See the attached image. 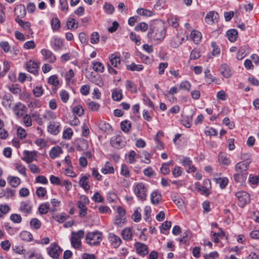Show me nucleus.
<instances>
[{"label":"nucleus","mask_w":259,"mask_h":259,"mask_svg":"<svg viewBox=\"0 0 259 259\" xmlns=\"http://www.w3.org/2000/svg\"><path fill=\"white\" fill-rule=\"evenodd\" d=\"M166 34V27L161 21H155L150 26L148 36L151 39L161 40L163 39Z\"/></svg>","instance_id":"nucleus-1"},{"label":"nucleus","mask_w":259,"mask_h":259,"mask_svg":"<svg viewBox=\"0 0 259 259\" xmlns=\"http://www.w3.org/2000/svg\"><path fill=\"white\" fill-rule=\"evenodd\" d=\"M133 192L139 200L144 201L147 199L148 186L142 182H136L132 187Z\"/></svg>","instance_id":"nucleus-2"},{"label":"nucleus","mask_w":259,"mask_h":259,"mask_svg":"<svg viewBox=\"0 0 259 259\" xmlns=\"http://www.w3.org/2000/svg\"><path fill=\"white\" fill-rule=\"evenodd\" d=\"M87 243L91 246H95L100 244L102 240V234L99 231L89 232L86 235Z\"/></svg>","instance_id":"nucleus-3"},{"label":"nucleus","mask_w":259,"mask_h":259,"mask_svg":"<svg viewBox=\"0 0 259 259\" xmlns=\"http://www.w3.org/2000/svg\"><path fill=\"white\" fill-rule=\"evenodd\" d=\"M125 210L121 206L117 208V213L114 220V224L117 227L122 226L126 222Z\"/></svg>","instance_id":"nucleus-4"},{"label":"nucleus","mask_w":259,"mask_h":259,"mask_svg":"<svg viewBox=\"0 0 259 259\" xmlns=\"http://www.w3.org/2000/svg\"><path fill=\"white\" fill-rule=\"evenodd\" d=\"M46 250L48 255L53 259H59L60 255L63 251L56 242L52 243Z\"/></svg>","instance_id":"nucleus-5"},{"label":"nucleus","mask_w":259,"mask_h":259,"mask_svg":"<svg viewBox=\"0 0 259 259\" xmlns=\"http://www.w3.org/2000/svg\"><path fill=\"white\" fill-rule=\"evenodd\" d=\"M84 232L83 230H80L77 232L71 233V243L75 248H79L81 246V239L83 237Z\"/></svg>","instance_id":"nucleus-6"},{"label":"nucleus","mask_w":259,"mask_h":259,"mask_svg":"<svg viewBox=\"0 0 259 259\" xmlns=\"http://www.w3.org/2000/svg\"><path fill=\"white\" fill-rule=\"evenodd\" d=\"M235 196L238 198V204L243 207L250 202V195L245 191H239L235 193Z\"/></svg>","instance_id":"nucleus-7"},{"label":"nucleus","mask_w":259,"mask_h":259,"mask_svg":"<svg viewBox=\"0 0 259 259\" xmlns=\"http://www.w3.org/2000/svg\"><path fill=\"white\" fill-rule=\"evenodd\" d=\"M85 76L89 80L96 85L99 87L103 85L104 83L101 76L99 73L96 72L89 71L87 72Z\"/></svg>","instance_id":"nucleus-8"},{"label":"nucleus","mask_w":259,"mask_h":259,"mask_svg":"<svg viewBox=\"0 0 259 259\" xmlns=\"http://www.w3.org/2000/svg\"><path fill=\"white\" fill-rule=\"evenodd\" d=\"M251 162V160L250 158H247L245 160L238 162L235 166L236 172L240 173H247V170Z\"/></svg>","instance_id":"nucleus-9"},{"label":"nucleus","mask_w":259,"mask_h":259,"mask_svg":"<svg viewBox=\"0 0 259 259\" xmlns=\"http://www.w3.org/2000/svg\"><path fill=\"white\" fill-rule=\"evenodd\" d=\"M112 146L115 148L120 149L125 146L126 142L120 135L113 137L110 141Z\"/></svg>","instance_id":"nucleus-10"},{"label":"nucleus","mask_w":259,"mask_h":259,"mask_svg":"<svg viewBox=\"0 0 259 259\" xmlns=\"http://www.w3.org/2000/svg\"><path fill=\"white\" fill-rule=\"evenodd\" d=\"M23 96L26 99L28 100L27 102L29 108H39L41 106V104L39 100L36 99H30L31 95L30 94L24 92L23 93Z\"/></svg>","instance_id":"nucleus-11"},{"label":"nucleus","mask_w":259,"mask_h":259,"mask_svg":"<svg viewBox=\"0 0 259 259\" xmlns=\"http://www.w3.org/2000/svg\"><path fill=\"white\" fill-rule=\"evenodd\" d=\"M135 247L137 253L141 256H144L148 253V246L144 243L137 242L135 244Z\"/></svg>","instance_id":"nucleus-12"},{"label":"nucleus","mask_w":259,"mask_h":259,"mask_svg":"<svg viewBox=\"0 0 259 259\" xmlns=\"http://www.w3.org/2000/svg\"><path fill=\"white\" fill-rule=\"evenodd\" d=\"M182 164L186 167L187 171L189 173L194 172L196 169L194 166L192 164V161L189 157H184Z\"/></svg>","instance_id":"nucleus-13"},{"label":"nucleus","mask_w":259,"mask_h":259,"mask_svg":"<svg viewBox=\"0 0 259 259\" xmlns=\"http://www.w3.org/2000/svg\"><path fill=\"white\" fill-rule=\"evenodd\" d=\"M26 110V106L20 102L17 103L13 108V111L15 115L18 117L23 116Z\"/></svg>","instance_id":"nucleus-14"},{"label":"nucleus","mask_w":259,"mask_h":259,"mask_svg":"<svg viewBox=\"0 0 259 259\" xmlns=\"http://www.w3.org/2000/svg\"><path fill=\"white\" fill-rule=\"evenodd\" d=\"M108 240L114 248L118 247L121 243L120 238L112 233L109 234Z\"/></svg>","instance_id":"nucleus-15"},{"label":"nucleus","mask_w":259,"mask_h":259,"mask_svg":"<svg viewBox=\"0 0 259 259\" xmlns=\"http://www.w3.org/2000/svg\"><path fill=\"white\" fill-rule=\"evenodd\" d=\"M35 156L36 153L35 152L25 150L23 152L22 159L25 161L26 163H29L33 161Z\"/></svg>","instance_id":"nucleus-16"},{"label":"nucleus","mask_w":259,"mask_h":259,"mask_svg":"<svg viewBox=\"0 0 259 259\" xmlns=\"http://www.w3.org/2000/svg\"><path fill=\"white\" fill-rule=\"evenodd\" d=\"M41 52L42 55L45 56V60L48 62L54 63L56 61V57L51 51L47 49H42Z\"/></svg>","instance_id":"nucleus-17"},{"label":"nucleus","mask_w":259,"mask_h":259,"mask_svg":"<svg viewBox=\"0 0 259 259\" xmlns=\"http://www.w3.org/2000/svg\"><path fill=\"white\" fill-rule=\"evenodd\" d=\"M23 259H44L41 254L34 250L28 251L24 256Z\"/></svg>","instance_id":"nucleus-18"},{"label":"nucleus","mask_w":259,"mask_h":259,"mask_svg":"<svg viewBox=\"0 0 259 259\" xmlns=\"http://www.w3.org/2000/svg\"><path fill=\"white\" fill-rule=\"evenodd\" d=\"M15 15L16 18H23L26 14V9L24 5H18L14 9Z\"/></svg>","instance_id":"nucleus-19"},{"label":"nucleus","mask_w":259,"mask_h":259,"mask_svg":"<svg viewBox=\"0 0 259 259\" xmlns=\"http://www.w3.org/2000/svg\"><path fill=\"white\" fill-rule=\"evenodd\" d=\"M218 17L219 15L217 12L215 11H211L206 14L205 17V20L207 24H212L214 22V20H217Z\"/></svg>","instance_id":"nucleus-20"},{"label":"nucleus","mask_w":259,"mask_h":259,"mask_svg":"<svg viewBox=\"0 0 259 259\" xmlns=\"http://www.w3.org/2000/svg\"><path fill=\"white\" fill-rule=\"evenodd\" d=\"M38 67V64L32 60H30L26 64L27 71L34 74L37 73Z\"/></svg>","instance_id":"nucleus-21"},{"label":"nucleus","mask_w":259,"mask_h":259,"mask_svg":"<svg viewBox=\"0 0 259 259\" xmlns=\"http://www.w3.org/2000/svg\"><path fill=\"white\" fill-rule=\"evenodd\" d=\"M220 71L222 75L225 78H229L232 75L230 68L226 64H223L221 65Z\"/></svg>","instance_id":"nucleus-22"},{"label":"nucleus","mask_w":259,"mask_h":259,"mask_svg":"<svg viewBox=\"0 0 259 259\" xmlns=\"http://www.w3.org/2000/svg\"><path fill=\"white\" fill-rule=\"evenodd\" d=\"M19 209L21 212L27 215L31 212V206L29 202H22Z\"/></svg>","instance_id":"nucleus-23"},{"label":"nucleus","mask_w":259,"mask_h":259,"mask_svg":"<svg viewBox=\"0 0 259 259\" xmlns=\"http://www.w3.org/2000/svg\"><path fill=\"white\" fill-rule=\"evenodd\" d=\"M63 151L61 148L59 146H56L53 147L50 151V156L52 159H55L60 156V155L62 153Z\"/></svg>","instance_id":"nucleus-24"},{"label":"nucleus","mask_w":259,"mask_h":259,"mask_svg":"<svg viewBox=\"0 0 259 259\" xmlns=\"http://www.w3.org/2000/svg\"><path fill=\"white\" fill-rule=\"evenodd\" d=\"M13 101L12 96L10 93H6L3 98L2 104L6 108H10Z\"/></svg>","instance_id":"nucleus-25"},{"label":"nucleus","mask_w":259,"mask_h":259,"mask_svg":"<svg viewBox=\"0 0 259 259\" xmlns=\"http://www.w3.org/2000/svg\"><path fill=\"white\" fill-rule=\"evenodd\" d=\"M150 200L152 204L157 205L161 200V195L157 191H153L151 193Z\"/></svg>","instance_id":"nucleus-26"},{"label":"nucleus","mask_w":259,"mask_h":259,"mask_svg":"<svg viewBox=\"0 0 259 259\" xmlns=\"http://www.w3.org/2000/svg\"><path fill=\"white\" fill-rule=\"evenodd\" d=\"M8 183L13 187H17L21 183V180L18 177L10 176L7 178Z\"/></svg>","instance_id":"nucleus-27"},{"label":"nucleus","mask_w":259,"mask_h":259,"mask_svg":"<svg viewBox=\"0 0 259 259\" xmlns=\"http://www.w3.org/2000/svg\"><path fill=\"white\" fill-rule=\"evenodd\" d=\"M248 173L237 172L234 175V179L236 183L243 184L246 180Z\"/></svg>","instance_id":"nucleus-28"},{"label":"nucleus","mask_w":259,"mask_h":259,"mask_svg":"<svg viewBox=\"0 0 259 259\" xmlns=\"http://www.w3.org/2000/svg\"><path fill=\"white\" fill-rule=\"evenodd\" d=\"M248 183L252 188L255 187L259 183V175H249Z\"/></svg>","instance_id":"nucleus-29"},{"label":"nucleus","mask_w":259,"mask_h":259,"mask_svg":"<svg viewBox=\"0 0 259 259\" xmlns=\"http://www.w3.org/2000/svg\"><path fill=\"white\" fill-rule=\"evenodd\" d=\"M122 238L126 241H130L132 239L133 233L130 228H125L121 232Z\"/></svg>","instance_id":"nucleus-30"},{"label":"nucleus","mask_w":259,"mask_h":259,"mask_svg":"<svg viewBox=\"0 0 259 259\" xmlns=\"http://www.w3.org/2000/svg\"><path fill=\"white\" fill-rule=\"evenodd\" d=\"M79 185L85 191H88L90 188L89 185L88 177L87 176H82L79 181Z\"/></svg>","instance_id":"nucleus-31"},{"label":"nucleus","mask_w":259,"mask_h":259,"mask_svg":"<svg viewBox=\"0 0 259 259\" xmlns=\"http://www.w3.org/2000/svg\"><path fill=\"white\" fill-rule=\"evenodd\" d=\"M101 172L104 174H113L114 168L109 162H106L104 166L101 169Z\"/></svg>","instance_id":"nucleus-32"},{"label":"nucleus","mask_w":259,"mask_h":259,"mask_svg":"<svg viewBox=\"0 0 259 259\" xmlns=\"http://www.w3.org/2000/svg\"><path fill=\"white\" fill-rule=\"evenodd\" d=\"M184 39L179 35L174 37L170 42V46L174 48H178L182 44Z\"/></svg>","instance_id":"nucleus-33"},{"label":"nucleus","mask_w":259,"mask_h":259,"mask_svg":"<svg viewBox=\"0 0 259 259\" xmlns=\"http://www.w3.org/2000/svg\"><path fill=\"white\" fill-rule=\"evenodd\" d=\"M214 180L221 189L225 188L228 184V179L226 177L215 178Z\"/></svg>","instance_id":"nucleus-34"},{"label":"nucleus","mask_w":259,"mask_h":259,"mask_svg":"<svg viewBox=\"0 0 259 259\" xmlns=\"http://www.w3.org/2000/svg\"><path fill=\"white\" fill-rule=\"evenodd\" d=\"M125 87L126 89L130 92L132 93H136L137 92V86L135 83L130 80H127L125 82Z\"/></svg>","instance_id":"nucleus-35"},{"label":"nucleus","mask_w":259,"mask_h":259,"mask_svg":"<svg viewBox=\"0 0 259 259\" xmlns=\"http://www.w3.org/2000/svg\"><path fill=\"white\" fill-rule=\"evenodd\" d=\"M238 32L235 29L229 30L227 32V36L231 42H234L237 38Z\"/></svg>","instance_id":"nucleus-36"},{"label":"nucleus","mask_w":259,"mask_h":259,"mask_svg":"<svg viewBox=\"0 0 259 259\" xmlns=\"http://www.w3.org/2000/svg\"><path fill=\"white\" fill-rule=\"evenodd\" d=\"M20 238L25 241H30L32 240V235L29 232L24 231L20 233Z\"/></svg>","instance_id":"nucleus-37"},{"label":"nucleus","mask_w":259,"mask_h":259,"mask_svg":"<svg viewBox=\"0 0 259 259\" xmlns=\"http://www.w3.org/2000/svg\"><path fill=\"white\" fill-rule=\"evenodd\" d=\"M197 190L203 195L208 196L210 193V188L207 186H200L198 183L196 184Z\"/></svg>","instance_id":"nucleus-38"},{"label":"nucleus","mask_w":259,"mask_h":259,"mask_svg":"<svg viewBox=\"0 0 259 259\" xmlns=\"http://www.w3.org/2000/svg\"><path fill=\"white\" fill-rule=\"evenodd\" d=\"M15 169L18 171V172L23 176L26 177L27 174L26 172V167L22 164L21 163H16L15 164Z\"/></svg>","instance_id":"nucleus-39"},{"label":"nucleus","mask_w":259,"mask_h":259,"mask_svg":"<svg viewBox=\"0 0 259 259\" xmlns=\"http://www.w3.org/2000/svg\"><path fill=\"white\" fill-rule=\"evenodd\" d=\"M66 24L68 29H76L78 26V22L75 19L72 18L68 19Z\"/></svg>","instance_id":"nucleus-40"},{"label":"nucleus","mask_w":259,"mask_h":259,"mask_svg":"<svg viewBox=\"0 0 259 259\" xmlns=\"http://www.w3.org/2000/svg\"><path fill=\"white\" fill-rule=\"evenodd\" d=\"M126 68L128 70L132 71H140L143 69V66L142 65H137L135 63H132L130 65H127Z\"/></svg>","instance_id":"nucleus-41"},{"label":"nucleus","mask_w":259,"mask_h":259,"mask_svg":"<svg viewBox=\"0 0 259 259\" xmlns=\"http://www.w3.org/2000/svg\"><path fill=\"white\" fill-rule=\"evenodd\" d=\"M61 26V23L59 19L56 17L51 20V27L54 31L58 30Z\"/></svg>","instance_id":"nucleus-42"},{"label":"nucleus","mask_w":259,"mask_h":259,"mask_svg":"<svg viewBox=\"0 0 259 259\" xmlns=\"http://www.w3.org/2000/svg\"><path fill=\"white\" fill-rule=\"evenodd\" d=\"M49 208V203H45L39 205L38 207V211L41 214H46L48 212Z\"/></svg>","instance_id":"nucleus-43"},{"label":"nucleus","mask_w":259,"mask_h":259,"mask_svg":"<svg viewBox=\"0 0 259 259\" xmlns=\"http://www.w3.org/2000/svg\"><path fill=\"white\" fill-rule=\"evenodd\" d=\"M48 82L54 87L58 86L60 83L58 77L56 75L51 76L48 78Z\"/></svg>","instance_id":"nucleus-44"},{"label":"nucleus","mask_w":259,"mask_h":259,"mask_svg":"<svg viewBox=\"0 0 259 259\" xmlns=\"http://www.w3.org/2000/svg\"><path fill=\"white\" fill-rule=\"evenodd\" d=\"M109 59L112 65L114 67H117L118 64L120 63V59L119 57H117L114 54L111 55Z\"/></svg>","instance_id":"nucleus-45"},{"label":"nucleus","mask_w":259,"mask_h":259,"mask_svg":"<svg viewBox=\"0 0 259 259\" xmlns=\"http://www.w3.org/2000/svg\"><path fill=\"white\" fill-rule=\"evenodd\" d=\"M148 28V24L145 22H141L138 23L135 27V30L137 31H146Z\"/></svg>","instance_id":"nucleus-46"},{"label":"nucleus","mask_w":259,"mask_h":259,"mask_svg":"<svg viewBox=\"0 0 259 259\" xmlns=\"http://www.w3.org/2000/svg\"><path fill=\"white\" fill-rule=\"evenodd\" d=\"M87 205L77 202V207L79 209V214L81 217H84L87 215Z\"/></svg>","instance_id":"nucleus-47"},{"label":"nucleus","mask_w":259,"mask_h":259,"mask_svg":"<svg viewBox=\"0 0 259 259\" xmlns=\"http://www.w3.org/2000/svg\"><path fill=\"white\" fill-rule=\"evenodd\" d=\"M103 9L104 11L108 14H112L114 11V7L113 6L107 2L105 3Z\"/></svg>","instance_id":"nucleus-48"},{"label":"nucleus","mask_w":259,"mask_h":259,"mask_svg":"<svg viewBox=\"0 0 259 259\" xmlns=\"http://www.w3.org/2000/svg\"><path fill=\"white\" fill-rule=\"evenodd\" d=\"M172 164V162L170 161L167 163H164L162 164L160 168V171L163 175L168 174L170 172L169 165Z\"/></svg>","instance_id":"nucleus-49"},{"label":"nucleus","mask_w":259,"mask_h":259,"mask_svg":"<svg viewBox=\"0 0 259 259\" xmlns=\"http://www.w3.org/2000/svg\"><path fill=\"white\" fill-rule=\"evenodd\" d=\"M30 225L32 228L38 229L41 226V222L37 219L33 218L30 220Z\"/></svg>","instance_id":"nucleus-50"},{"label":"nucleus","mask_w":259,"mask_h":259,"mask_svg":"<svg viewBox=\"0 0 259 259\" xmlns=\"http://www.w3.org/2000/svg\"><path fill=\"white\" fill-rule=\"evenodd\" d=\"M63 42L60 39L58 38H55L53 40V49L56 50H59L63 47Z\"/></svg>","instance_id":"nucleus-51"},{"label":"nucleus","mask_w":259,"mask_h":259,"mask_svg":"<svg viewBox=\"0 0 259 259\" xmlns=\"http://www.w3.org/2000/svg\"><path fill=\"white\" fill-rule=\"evenodd\" d=\"M140 208H137L132 216V220L135 222H139L141 219V214L139 212Z\"/></svg>","instance_id":"nucleus-52"},{"label":"nucleus","mask_w":259,"mask_h":259,"mask_svg":"<svg viewBox=\"0 0 259 259\" xmlns=\"http://www.w3.org/2000/svg\"><path fill=\"white\" fill-rule=\"evenodd\" d=\"M219 160L220 162L223 164L228 165L230 163L229 158L224 154H221L219 156Z\"/></svg>","instance_id":"nucleus-53"},{"label":"nucleus","mask_w":259,"mask_h":259,"mask_svg":"<svg viewBox=\"0 0 259 259\" xmlns=\"http://www.w3.org/2000/svg\"><path fill=\"white\" fill-rule=\"evenodd\" d=\"M137 13L140 15L145 16H151L153 14L152 12L151 11L144 9L143 8H139L137 10Z\"/></svg>","instance_id":"nucleus-54"},{"label":"nucleus","mask_w":259,"mask_h":259,"mask_svg":"<svg viewBox=\"0 0 259 259\" xmlns=\"http://www.w3.org/2000/svg\"><path fill=\"white\" fill-rule=\"evenodd\" d=\"M191 87V83L188 81H184L181 82L180 84V89L184 90L189 92L190 91Z\"/></svg>","instance_id":"nucleus-55"},{"label":"nucleus","mask_w":259,"mask_h":259,"mask_svg":"<svg viewBox=\"0 0 259 259\" xmlns=\"http://www.w3.org/2000/svg\"><path fill=\"white\" fill-rule=\"evenodd\" d=\"M136 153L134 150H131L127 157V162L130 164L135 163L136 161Z\"/></svg>","instance_id":"nucleus-56"},{"label":"nucleus","mask_w":259,"mask_h":259,"mask_svg":"<svg viewBox=\"0 0 259 259\" xmlns=\"http://www.w3.org/2000/svg\"><path fill=\"white\" fill-rule=\"evenodd\" d=\"M93 69L96 72H103L104 71V67L103 65L100 62H96L93 63Z\"/></svg>","instance_id":"nucleus-57"},{"label":"nucleus","mask_w":259,"mask_h":259,"mask_svg":"<svg viewBox=\"0 0 259 259\" xmlns=\"http://www.w3.org/2000/svg\"><path fill=\"white\" fill-rule=\"evenodd\" d=\"M112 98L113 100L116 101H119L121 100L122 98V95L121 91H118L117 90H114L112 92Z\"/></svg>","instance_id":"nucleus-58"},{"label":"nucleus","mask_w":259,"mask_h":259,"mask_svg":"<svg viewBox=\"0 0 259 259\" xmlns=\"http://www.w3.org/2000/svg\"><path fill=\"white\" fill-rule=\"evenodd\" d=\"M120 174L125 177L130 176V171L128 166L125 164H122L120 168Z\"/></svg>","instance_id":"nucleus-59"},{"label":"nucleus","mask_w":259,"mask_h":259,"mask_svg":"<svg viewBox=\"0 0 259 259\" xmlns=\"http://www.w3.org/2000/svg\"><path fill=\"white\" fill-rule=\"evenodd\" d=\"M191 36L192 39L194 41H198L200 40L201 38V33L197 30H193L191 31Z\"/></svg>","instance_id":"nucleus-60"},{"label":"nucleus","mask_w":259,"mask_h":259,"mask_svg":"<svg viewBox=\"0 0 259 259\" xmlns=\"http://www.w3.org/2000/svg\"><path fill=\"white\" fill-rule=\"evenodd\" d=\"M42 116L44 118L48 120L55 119L56 117L55 113L50 110L46 111Z\"/></svg>","instance_id":"nucleus-61"},{"label":"nucleus","mask_w":259,"mask_h":259,"mask_svg":"<svg viewBox=\"0 0 259 259\" xmlns=\"http://www.w3.org/2000/svg\"><path fill=\"white\" fill-rule=\"evenodd\" d=\"M9 91L14 94H20L21 92V89L19 88L18 84H12L9 87Z\"/></svg>","instance_id":"nucleus-62"},{"label":"nucleus","mask_w":259,"mask_h":259,"mask_svg":"<svg viewBox=\"0 0 259 259\" xmlns=\"http://www.w3.org/2000/svg\"><path fill=\"white\" fill-rule=\"evenodd\" d=\"M47 194V190L45 188L42 187H38L36 191V194L39 197H43Z\"/></svg>","instance_id":"nucleus-63"},{"label":"nucleus","mask_w":259,"mask_h":259,"mask_svg":"<svg viewBox=\"0 0 259 259\" xmlns=\"http://www.w3.org/2000/svg\"><path fill=\"white\" fill-rule=\"evenodd\" d=\"M35 183L46 185L48 183V181L45 176H38L36 177Z\"/></svg>","instance_id":"nucleus-64"}]
</instances>
